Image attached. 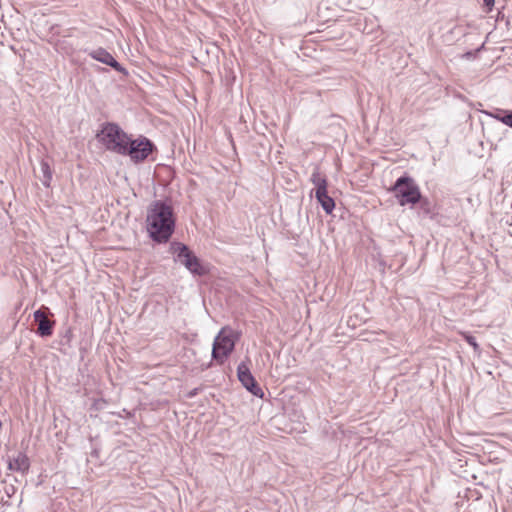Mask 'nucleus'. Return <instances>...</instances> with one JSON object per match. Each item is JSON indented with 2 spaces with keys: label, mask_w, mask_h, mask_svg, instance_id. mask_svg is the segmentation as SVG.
<instances>
[{
  "label": "nucleus",
  "mask_w": 512,
  "mask_h": 512,
  "mask_svg": "<svg viewBox=\"0 0 512 512\" xmlns=\"http://www.w3.org/2000/svg\"><path fill=\"white\" fill-rule=\"evenodd\" d=\"M146 223L147 231L154 241L167 242L175 228L172 207L163 201H154L148 208Z\"/></svg>",
  "instance_id": "nucleus-1"
},
{
  "label": "nucleus",
  "mask_w": 512,
  "mask_h": 512,
  "mask_svg": "<svg viewBox=\"0 0 512 512\" xmlns=\"http://www.w3.org/2000/svg\"><path fill=\"white\" fill-rule=\"evenodd\" d=\"M238 339L239 335L235 330L228 326L223 327L214 339L212 358L218 363L223 364L234 350Z\"/></svg>",
  "instance_id": "nucleus-2"
},
{
  "label": "nucleus",
  "mask_w": 512,
  "mask_h": 512,
  "mask_svg": "<svg viewBox=\"0 0 512 512\" xmlns=\"http://www.w3.org/2000/svg\"><path fill=\"white\" fill-rule=\"evenodd\" d=\"M104 146L117 154H124L125 147L129 144V136L114 123L106 124L98 135Z\"/></svg>",
  "instance_id": "nucleus-3"
},
{
  "label": "nucleus",
  "mask_w": 512,
  "mask_h": 512,
  "mask_svg": "<svg viewBox=\"0 0 512 512\" xmlns=\"http://www.w3.org/2000/svg\"><path fill=\"white\" fill-rule=\"evenodd\" d=\"M390 191L395 193V197L401 206L407 204H416L421 199V192L411 177L404 175L399 177L394 185L390 188Z\"/></svg>",
  "instance_id": "nucleus-4"
},
{
  "label": "nucleus",
  "mask_w": 512,
  "mask_h": 512,
  "mask_svg": "<svg viewBox=\"0 0 512 512\" xmlns=\"http://www.w3.org/2000/svg\"><path fill=\"white\" fill-rule=\"evenodd\" d=\"M175 261L180 262L194 275H204L206 269L200 263L198 257L189 249V247L183 243L173 242L170 247Z\"/></svg>",
  "instance_id": "nucleus-5"
},
{
  "label": "nucleus",
  "mask_w": 512,
  "mask_h": 512,
  "mask_svg": "<svg viewBox=\"0 0 512 512\" xmlns=\"http://www.w3.org/2000/svg\"><path fill=\"white\" fill-rule=\"evenodd\" d=\"M153 150L152 142L143 137L136 140H129V144L125 147L123 155H129L134 162H141L145 160Z\"/></svg>",
  "instance_id": "nucleus-6"
},
{
  "label": "nucleus",
  "mask_w": 512,
  "mask_h": 512,
  "mask_svg": "<svg viewBox=\"0 0 512 512\" xmlns=\"http://www.w3.org/2000/svg\"><path fill=\"white\" fill-rule=\"evenodd\" d=\"M237 375L242 385L253 395L263 397L261 387L256 383L254 376L251 374L245 363H240L237 367Z\"/></svg>",
  "instance_id": "nucleus-7"
},
{
  "label": "nucleus",
  "mask_w": 512,
  "mask_h": 512,
  "mask_svg": "<svg viewBox=\"0 0 512 512\" xmlns=\"http://www.w3.org/2000/svg\"><path fill=\"white\" fill-rule=\"evenodd\" d=\"M46 310L48 308L43 307L34 312V320L38 323L37 333L42 337L51 336L53 333L54 321L47 318Z\"/></svg>",
  "instance_id": "nucleus-8"
},
{
  "label": "nucleus",
  "mask_w": 512,
  "mask_h": 512,
  "mask_svg": "<svg viewBox=\"0 0 512 512\" xmlns=\"http://www.w3.org/2000/svg\"><path fill=\"white\" fill-rule=\"evenodd\" d=\"M88 55L103 64L114 68L118 72H124L125 69L114 59V57L104 48H97L88 51Z\"/></svg>",
  "instance_id": "nucleus-9"
},
{
  "label": "nucleus",
  "mask_w": 512,
  "mask_h": 512,
  "mask_svg": "<svg viewBox=\"0 0 512 512\" xmlns=\"http://www.w3.org/2000/svg\"><path fill=\"white\" fill-rule=\"evenodd\" d=\"M7 462L9 470L22 474L26 473L30 467L29 458L23 452H17L15 455L8 456Z\"/></svg>",
  "instance_id": "nucleus-10"
},
{
  "label": "nucleus",
  "mask_w": 512,
  "mask_h": 512,
  "mask_svg": "<svg viewBox=\"0 0 512 512\" xmlns=\"http://www.w3.org/2000/svg\"><path fill=\"white\" fill-rule=\"evenodd\" d=\"M315 197H316L318 203L323 208V210L327 214H331L335 208V202H334L333 198H331L328 195L327 190H324L321 192H315Z\"/></svg>",
  "instance_id": "nucleus-11"
},
{
  "label": "nucleus",
  "mask_w": 512,
  "mask_h": 512,
  "mask_svg": "<svg viewBox=\"0 0 512 512\" xmlns=\"http://www.w3.org/2000/svg\"><path fill=\"white\" fill-rule=\"evenodd\" d=\"M310 181L315 186V192H321L324 190H327V179L326 177L320 172L319 168H314Z\"/></svg>",
  "instance_id": "nucleus-12"
},
{
  "label": "nucleus",
  "mask_w": 512,
  "mask_h": 512,
  "mask_svg": "<svg viewBox=\"0 0 512 512\" xmlns=\"http://www.w3.org/2000/svg\"><path fill=\"white\" fill-rule=\"evenodd\" d=\"M40 169L42 172L41 182L44 186L49 187L50 182L52 180V171L50 169L49 164L46 161L42 160L40 162Z\"/></svg>",
  "instance_id": "nucleus-13"
},
{
  "label": "nucleus",
  "mask_w": 512,
  "mask_h": 512,
  "mask_svg": "<svg viewBox=\"0 0 512 512\" xmlns=\"http://www.w3.org/2000/svg\"><path fill=\"white\" fill-rule=\"evenodd\" d=\"M510 111L511 110L495 108L493 111H485V114L488 115L489 117L496 119L497 121L503 123V119H505V117H507V114Z\"/></svg>",
  "instance_id": "nucleus-14"
},
{
  "label": "nucleus",
  "mask_w": 512,
  "mask_h": 512,
  "mask_svg": "<svg viewBox=\"0 0 512 512\" xmlns=\"http://www.w3.org/2000/svg\"><path fill=\"white\" fill-rule=\"evenodd\" d=\"M465 339L468 342V344H470L474 348V350L478 349V344L476 342V339L473 336L466 335Z\"/></svg>",
  "instance_id": "nucleus-15"
},
{
  "label": "nucleus",
  "mask_w": 512,
  "mask_h": 512,
  "mask_svg": "<svg viewBox=\"0 0 512 512\" xmlns=\"http://www.w3.org/2000/svg\"><path fill=\"white\" fill-rule=\"evenodd\" d=\"M503 124L512 128V110L507 114V117L503 119Z\"/></svg>",
  "instance_id": "nucleus-16"
},
{
  "label": "nucleus",
  "mask_w": 512,
  "mask_h": 512,
  "mask_svg": "<svg viewBox=\"0 0 512 512\" xmlns=\"http://www.w3.org/2000/svg\"><path fill=\"white\" fill-rule=\"evenodd\" d=\"M495 0H484V5L491 11L494 6Z\"/></svg>",
  "instance_id": "nucleus-17"
}]
</instances>
